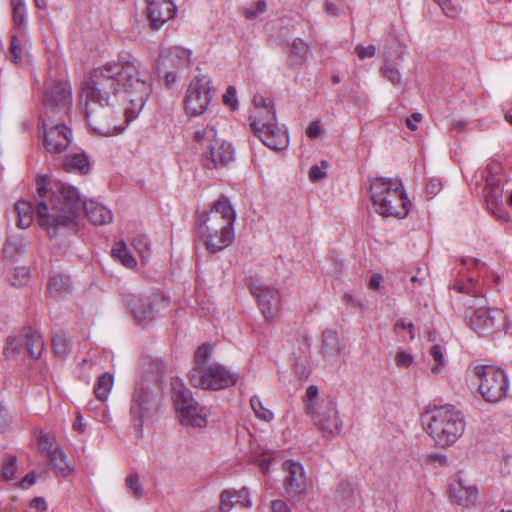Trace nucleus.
Wrapping results in <instances>:
<instances>
[{
    "instance_id": "6",
    "label": "nucleus",
    "mask_w": 512,
    "mask_h": 512,
    "mask_svg": "<svg viewBox=\"0 0 512 512\" xmlns=\"http://www.w3.org/2000/svg\"><path fill=\"white\" fill-rule=\"evenodd\" d=\"M318 388L310 385L305 393V412L324 437H334L341 432L342 420L339 417L335 398L319 401Z\"/></svg>"
},
{
    "instance_id": "43",
    "label": "nucleus",
    "mask_w": 512,
    "mask_h": 512,
    "mask_svg": "<svg viewBox=\"0 0 512 512\" xmlns=\"http://www.w3.org/2000/svg\"><path fill=\"white\" fill-rule=\"evenodd\" d=\"M9 52H10V59L12 62L20 63L22 61L23 48H22L21 40L15 36H12V38H11Z\"/></svg>"
},
{
    "instance_id": "18",
    "label": "nucleus",
    "mask_w": 512,
    "mask_h": 512,
    "mask_svg": "<svg viewBox=\"0 0 512 512\" xmlns=\"http://www.w3.org/2000/svg\"><path fill=\"white\" fill-rule=\"evenodd\" d=\"M283 468L287 471L284 481L286 494L293 498L301 495L306 490V477L303 466L294 461H285Z\"/></svg>"
},
{
    "instance_id": "15",
    "label": "nucleus",
    "mask_w": 512,
    "mask_h": 512,
    "mask_svg": "<svg viewBox=\"0 0 512 512\" xmlns=\"http://www.w3.org/2000/svg\"><path fill=\"white\" fill-rule=\"evenodd\" d=\"M156 410L157 404L150 386L145 381L137 383L130 405L134 427L141 431L144 420L151 418Z\"/></svg>"
},
{
    "instance_id": "54",
    "label": "nucleus",
    "mask_w": 512,
    "mask_h": 512,
    "mask_svg": "<svg viewBox=\"0 0 512 512\" xmlns=\"http://www.w3.org/2000/svg\"><path fill=\"white\" fill-rule=\"evenodd\" d=\"M10 424V417L6 409L0 405V434L3 433Z\"/></svg>"
},
{
    "instance_id": "58",
    "label": "nucleus",
    "mask_w": 512,
    "mask_h": 512,
    "mask_svg": "<svg viewBox=\"0 0 512 512\" xmlns=\"http://www.w3.org/2000/svg\"><path fill=\"white\" fill-rule=\"evenodd\" d=\"M271 511L272 512H291L282 500H274L271 503Z\"/></svg>"
},
{
    "instance_id": "30",
    "label": "nucleus",
    "mask_w": 512,
    "mask_h": 512,
    "mask_svg": "<svg viewBox=\"0 0 512 512\" xmlns=\"http://www.w3.org/2000/svg\"><path fill=\"white\" fill-rule=\"evenodd\" d=\"M113 386V376L109 373H104L98 378L94 387V393L97 399L104 401L107 399L109 392Z\"/></svg>"
},
{
    "instance_id": "28",
    "label": "nucleus",
    "mask_w": 512,
    "mask_h": 512,
    "mask_svg": "<svg viewBox=\"0 0 512 512\" xmlns=\"http://www.w3.org/2000/svg\"><path fill=\"white\" fill-rule=\"evenodd\" d=\"M15 211L18 215L17 226L19 228H27L33 221V205L29 201L19 200L15 204Z\"/></svg>"
},
{
    "instance_id": "36",
    "label": "nucleus",
    "mask_w": 512,
    "mask_h": 512,
    "mask_svg": "<svg viewBox=\"0 0 512 512\" xmlns=\"http://www.w3.org/2000/svg\"><path fill=\"white\" fill-rule=\"evenodd\" d=\"M430 355L435 361V364L431 368V372L434 375H438L442 369L445 367V360L442 352V348L440 345H433L430 348Z\"/></svg>"
},
{
    "instance_id": "26",
    "label": "nucleus",
    "mask_w": 512,
    "mask_h": 512,
    "mask_svg": "<svg viewBox=\"0 0 512 512\" xmlns=\"http://www.w3.org/2000/svg\"><path fill=\"white\" fill-rule=\"evenodd\" d=\"M62 167L66 172H78L87 174L90 168L89 160L84 153H75L66 156L62 162Z\"/></svg>"
},
{
    "instance_id": "17",
    "label": "nucleus",
    "mask_w": 512,
    "mask_h": 512,
    "mask_svg": "<svg viewBox=\"0 0 512 512\" xmlns=\"http://www.w3.org/2000/svg\"><path fill=\"white\" fill-rule=\"evenodd\" d=\"M176 5L171 0H147V15L152 29L157 30L176 13Z\"/></svg>"
},
{
    "instance_id": "64",
    "label": "nucleus",
    "mask_w": 512,
    "mask_h": 512,
    "mask_svg": "<svg viewBox=\"0 0 512 512\" xmlns=\"http://www.w3.org/2000/svg\"><path fill=\"white\" fill-rule=\"evenodd\" d=\"M326 11L327 13H329L331 16H338L339 15V9L337 8V6L333 3H326Z\"/></svg>"
},
{
    "instance_id": "19",
    "label": "nucleus",
    "mask_w": 512,
    "mask_h": 512,
    "mask_svg": "<svg viewBox=\"0 0 512 512\" xmlns=\"http://www.w3.org/2000/svg\"><path fill=\"white\" fill-rule=\"evenodd\" d=\"M158 296H144L129 294L126 296V305L138 322L148 321L154 317V303Z\"/></svg>"
},
{
    "instance_id": "34",
    "label": "nucleus",
    "mask_w": 512,
    "mask_h": 512,
    "mask_svg": "<svg viewBox=\"0 0 512 512\" xmlns=\"http://www.w3.org/2000/svg\"><path fill=\"white\" fill-rule=\"evenodd\" d=\"M250 406L257 418L264 420L266 422H269L273 419V412L263 406V403L259 399V397L253 396L250 399Z\"/></svg>"
},
{
    "instance_id": "50",
    "label": "nucleus",
    "mask_w": 512,
    "mask_h": 512,
    "mask_svg": "<svg viewBox=\"0 0 512 512\" xmlns=\"http://www.w3.org/2000/svg\"><path fill=\"white\" fill-rule=\"evenodd\" d=\"M355 53L361 60L365 58H372L376 53V47L372 44L368 46L357 45L355 47Z\"/></svg>"
},
{
    "instance_id": "4",
    "label": "nucleus",
    "mask_w": 512,
    "mask_h": 512,
    "mask_svg": "<svg viewBox=\"0 0 512 512\" xmlns=\"http://www.w3.org/2000/svg\"><path fill=\"white\" fill-rule=\"evenodd\" d=\"M422 423L427 434L440 447L453 445L465 430L462 412L452 405L428 408L422 415Z\"/></svg>"
},
{
    "instance_id": "32",
    "label": "nucleus",
    "mask_w": 512,
    "mask_h": 512,
    "mask_svg": "<svg viewBox=\"0 0 512 512\" xmlns=\"http://www.w3.org/2000/svg\"><path fill=\"white\" fill-rule=\"evenodd\" d=\"M253 103L255 106V110L253 112V115L250 116L252 120L256 118L258 115H265L264 111L267 112H275L274 106L272 104V101L269 99H266L261 94H255L253 97Z\"/></svg>"
},
{
    "instance_id": "16",
    "label": "nucleus",
    "mask_w": 512,
    "mask_h": 512,
    "mask_svg": "<svg viewBox=\"0 0 512 512\" xmlns=\"http://www.w3.org/2000/svg\"><path fill=\"white\" fill-rule=\"evenodd\" d=\"M44 126V146L47 152L51 154H59L65 151L71 141L72 132L63 123V120L42 119Z\"/></svg>"
},
{
    "instance_id": "46",
    "label": "nucleus",
    "mask_w": 512,
    "mask_h": 512,
    "mask_svg": "<svg viewBox=\"0 0 512 512\" xmlns=\"http://www.w3.org/2000/svg\"><path fill=\"white\" fill-rule=\"evenodd\" d=\"M327 161H321V167L313 165L309 171V178L312 182H318L326 177Z\"/></svg>"
},
{
    "instance_id": "23",
    "label": "nucleus",
    "mask_w": 512,
    "mask_h": 512,
    "mask_svg": "<svg viewBox=\"0 0 512 512\" xmlns=\"http://www.w3.org/2000/svg\"><path fill=\"white\" fill-rule=\"evenodd\" d=\"M451 499L462 506L473 504L477 496V488L475 486L466 485L463 480H455L450 485Z\"/></svg>"
},
{
    "instance_id": "38",
    "label": "nucleus",
    "mask_w": 512,
    "mask_h": 512,
    "mask_svg": "<svg viewBox=\"0 0 512 512\" xmlns=\"http://www.w3.org/2000/svg\"><path fill=\"white\" fill-rule=\"evenodd\" d=\"M50 460V464L59 472L64 473L68 467L66 462L65 454L60 450H53L51 454L47 456Z\"/></svg>"
},
{
    "instance_id": "48",
    "label": "nucleus",
    "mask_w": 512,
    "mask_h": 512,
    "mask_svg": "<svg viewBox=\"0 0 512 512\" xmlns=\"http://www.w3.org/2000/svg\"><path fill=\"white\" fill-rule=\"evenodd\" d=\"M38 444L40 452L45 454L46 457L58 448L48 435H41Z\"/></svg>"
},
{
    "instance_id": "1",
    "label": "nucleus",
    "mask_w": 512,
    "mask_h": 512,
    "mask_svg": "<svg viewBox=\"0 0 512 512\" xmlns=\"http://www.w3.org/2000/svg\"><path fill=\"white\" fill-rule=\"evenodd\" d=\"M151 86L141 63L128 52H122L117 60L105 63L92 70L80 95L89 127L102 136L123 131L115 122L114 107L120 101L125 108V122L135 119L144 107Z\"/></svg>"
},
{
    "instance_id": "14",
    "label": "nucleus",
    "mask_w": 512,
    "mask_h": 512,
    "mask_svg": "<svg viewBox=\"0 0 512 512\" xmlns=\"http://www.w3.org/2000/svg\"><path fill=\"white\" fill-rule=\"evenodd\" d=\"M212 97L211 79L206 75H197L190 82L184 97L186 113L192 116L202 115L207 110Z\"/></svg>"
},
{
    "instance_id": "22",
    "label": "nucleus",
    "mask_w": 512,
    "mask_h": 512,
    "mask_svg": "<svg viewBox=\"0 0 512 512\" xmlns=\"http://www.w3.org/2000/svg\"><path fill=\"white\" fill-rule=\"evenodd\" d=\"M239 503L242 507H251L249 491L246 488L226 489L219 496V510L229 512L235 504Z\"/></svg>"
},
{
    "instance_id": "41",
    "label": "nucleus",
    "mask_w": 512,
    "mask_h": 512,
    "mask_svg": "<svg viewBox=\"0 0 512 512\" xmlns=\"http://www.w3.org/2000/svg\"><path fill=\"white\" fill-rule=\"evenodd\" d=\"M476 281L470 277L467 283H456L453 288L460 293L469 295L468 299H473L475 296H482L479 290L475 287Z\"/></svg>"
},
{
    "instance_id": "61",
    "label": "nucleus",
    "mask_w": 512,
    "mask_h": 512,
    "mask_svg": "<svg viewBox=\"0 0 512 512\" xmlns=\"http://www.w3.org/2000/svg\"><path fill=\"white\" fill-rule=\"evenodd\" d=\"M382 277L380 275H373L369 280V287L373 290H377L380 287Z\"/></svg>"
},
{
    "instance_id": "8",
    "label": "nucleus",
    "mask_w": 512,
    "mask_h": 512,
    "mask_svg": "<svg viewBox=\"0 0 512 512\" xmlns=\"http://www.w3.org/2000/svg\"><path fill=\"white\" fill-rule=\"evenodd\" d=\"M172 399L183 425L202 428L207 424V410L193 399L191 391L181 382L172 383Z\"/></svg>"
},
{
    "instance_id": "52",
    "label": "nucleus",
    "mask_w": 512,
    "mask_h": 512,
    "mask_svg": "<svg viewBox=\"0 0 512 512\" xmlns=\"http://www.w3.org/2000/svg\"><path fill=\"white\" fill-rule=\"evenodd\" d=\"M23 246V240L21 238H9L5 248L4 253L12 256V249L18 251Z\"/></svg>"
},
{
    "instance_id": "11",
    "label": "nucleus",
    "mask_w": 512,
    "mask_h": 512,
    "mask_svg": "<svg viewBox=\"0 0 512 512\" xmlns=\"http://www.w3.org/2000/svg\"><path fill=\"white\" fill-rule=\"evenodd\" d=\"M45 118L51 120H64L68 116L72 105L70 85L64 80H50L46 84Z\"/></svg>"
},
{
    "instance_id": "39",
    "label": "nucleus",
    "mask_w": 512,
    "mask_h": 512,
    "mask_svg": "<svg viewBox=\"0 0 512 512\" xmlns=\"http://www.w3.org/2000/svg\"><path fill=\"white\" fill-rule=\"evenodd\" d=\"M213 353V346L209 343H204L199 346L195 352V366L208 365L207 361L211 358Z\"/></svg>"
},
{
    "instance_id": "2",
    "label": "nucleus",
    "mask_w": 512,
    "mask_h": 512,
    "mask_svg": "<svg viewBox=\"0 0 512 512\" xmlns=\"http://www.w3.org/2000/svg\"><path fill=\"white\" fill-rule=\"evenodd\" d=\"M84 212L94 225H106L113 219L111 210L92 200L86 202L73 185L58 181L47 190L39 184L36 197L37 220L49 237H66L77 233Z\"/></svg>"
},
{
    "instance_id": "59",
    "label": "nucleus",
    "mask_w": 512,
    "mask_h": 512,
    "mask_svg": "<svg viewBox=\"0 0 512 512\" xmlns=\"http://www.w3.org/2000/svg\"><path fill=\"white\" fill-rule=\"evenodd\" d=\"M35 483V476L34 474L31 472V473H28L20 482H19V486L23 489H26V488H29L30 486H32L33 484Z\"/></svg>"
},
{
    "instance_id": "33",
    "label": "nucleus",
    "mask_w": 512,
    "mask_h": 512,
    "mask_svg": "<svg viewBox=\"0 0 512 512\" xmlns=\"http://www.w3.org/2000/svg\"><path fill=\"white\" fill-rule=\"evenodd\" d=\"M133 247L138 252L142 262H146L150 257V241L145 235H138L133 239Z\"/></svg>"
},
{
    "instance_id": "44",
    "label": "nucleus",
    "mask_w": 512,
    "mask_h": 512,
    "mask_svg": "<svg viewBox=\"0 0 512 512\" xmlns=\"http://www.w3.org/2000/svg\"><path fill=\"white\" fill-rule=\"evenodd\" d=\"M267 10V3L265 0H259L254 7L244 9V16L249 19H255Z\"/></svg>"
},
{
    "instance_id": "60",
    "label": "nucleus",
    "mask_w": 512,
    "mask_h": 512,
    "mask_svg": "<svg viewBox=\"0 0 512 512\" xmlns=\"http://www.w3.org/2000/svg\"><path fill=\"white\" fill-rule=\"evenodd\" d=\"M31 507L35 508L38 511H45L47 509V504L45 500L41 497H36L31 501Z\"/></svg>"
},
{
    "instance_id": "55",
    "label": "nucleus",
    "mask_w": 512,
    "mask_h": 512,
    "mask_svg": "<svg viewBox=\"0 0 512 512\" xmlns=\"http://www.w3.org/2000/svg\"><path fill=\"white\" fill-rule=\"evenodd\" d=\"M321 133V127L318 122H312L309 124L306 130V134L310 139L317 138Z\"/></svg>"
},
{
    "instance_id": "24",
    "label": "nucleus",
    "mask_w": 512,
    "mask_h": 512,
    "mask_svg": "<svg viewBox=\"0 0 512 512\" xmlns=\"http://www.w3.org/2000/svg\"><path fill=\"white\" fill-rule=\"evenodd\" d=\"M24 347L32 359H40L44 351L42 335L31 327H24L21 332Z\"/></svg>"
},
{
    "instance_id": "5",
    "label": "nucleus",
    "mask_w": 512,
    "mask_h": 512,
    "mask_svg": "<svg viewBox=\"0 0 512 512\" xmlns=\"http://www.w3.org/2000/svg\"><path fill=\"white\" fill-rule=\"evenodd\" d=\"M369 194L378 214L404 218L409 212L410 201L398 178L375 177L369 180Z\"/></svg>"
},
{
    "instance_id": "42",
    "label": "nucleus",
    "mask_w": 512,
    "mask_h": 512,
    "mask_svg": "<svg viewBox=\"0 0 512 512\" xmlns=\"http://www.w3.org/2000/svg\"><path fill=\"white\" fill-rule=\"evenodd\" d=\"M13 19L17 25H21L25 20V6L21 0H11Z\"/></svg>"
},
{
    "instance_id": "63",
    "label": "nucleus",
    "mask_w": 512,
    "mask_h": 512,
    "mask_svg": "<svg viewBox=\"0 0 512 512\" xmlns=\"http://www.w3.org/2000/svg\"><path fill=\"white\" fill-rule=\"evenodd\" d=\"M17 349H18L17 339L14 337H9L7 340V347L5 349V352L8 350L16 351Z\"/></svg>"
},
{
    "instance_id": "9",
    "label": "nucleus",
    "mask_w": 512,
    "mask_h": 512,
    "mask_svg": "<svg viewBox=\"0 0 512 512\" xmlns=\"http://www.w3.org/2000/svg\"><path fill=\"white\" fill-rule=\"evenodd\" d=\"M238 375L219 364L195 366L189 372V381L195 388L218 391L236 384Z\"/></svg>"
},
{
    "instance_id": "45",
    "label": "nucleus",
    "mask_w": 512,
    "mask_h": 512,
    "mask_svg": "<svg viewBox=\"0 0 512 512\" xmlns=\"http://www.w3.org/2000/svg\"><path fill=\"white\" fill-rule=\"evenodd\" d=\"M223 103L228 106L231 110L238 108V100L236 88L234 86H228L225 93L222 96Z\"/></svg>"
},
{
    "instance_id": "12",
    "label": "nucleus",
    "mask_w": 512,
    "mask_h": 512,
    "mask_svg": "<svg viewBox=\"0 0 512 512\" xmlns=\"http://www.w3.org/2000/svg\"><path fill=\"white\" fill-rule=\"evenodd\" d=\"M196 142H207L205 165L207 168H218L228 164L233 159V149L230 143L217 138L215 126L208 125L194 134Z\"/></svg>"
},
{
    "instance_id": "40",
    "label": "nucleus",
    "mask_w": 512,
    "mask_h": 512,
    "mask_svg": "<svg viewBox=\"0 0 512 512\" xmlns=\"http://www.w3.org/2000/svg\"><path fill=\"white\" fill-rule=\"evenodd\" d=\"M125 484L130 490L131 494L136 498L140 499L143 496V487L139 481V477L136 473L130 474L125 479Z\"/></svg>"
},
{
    "instance_id": "37",
    "label": "nucleus",
    "mask_w": 512,
    "mask_h": 512,
    "mask_svg": "<svg viewBox=\"0 0 512 512\" xmlns=\"http://www.w3.org/2000/svg\"><path fill=\"white\" fill-rule=\"evenodd\" d=\"M52 348L55 355L63 357L68 353L69 342L65 334H56L52 339Z\"/></svg>"
},
{
    "instance_id": "51",
    "label": "nucleus",
    "mask_w": 512,
    "mask_h": 512,
    "mask_svg": "<svg viewBox=\"0 0 512 512\" xmlns=\"http://www.w3.org/2000/svg\"><path fill=\"white\" fill-rule=\"evenodd\" d=\"M395 362L397 366L409 367L413 363V356L410 353L401 350L397 352Z\"/></svg>"
},
{
    "instance_id": "25",
    "label": "nucleus",
    "mask_w": 512,
    "mask_h": 512,
    "mask_svg": "<svg viewBox=\"0 0 512 512\" xmlns=\"http://www.w3.org/2000/svg\"><path fill=\"white\" fill-rule=\"evenodd\" d=\"M340 352L339 335L334 330H325L322 334L321 353L327 359H333Z\"/></svg>"
},
{
    "instance_id": "3",
    "label": "nucleus",
    "mask_w": 512,
    "mask_h": 512,
    "mask_svg": "<svg viewBox=\"0 0 512 512\" xmlns=\"http://www.w3.org/2000/svg\"><path fill=\"white\" fill-rule=\"evenodd\" d=\"M235 212L225 197L218 199L199 224L209 252L216 253L231 245L234 240Z\"/></svg>"
},
{
    "instance_id": "13",
    "label": "nucleus",
    "mask_w": 512,
    "mask_h": 512,
    "mask_svg": "<svg viewBox=\"0 0 512 512\" xmlns=\"http://www.w3.org/2000/svg\"><path fill=\"white\" fill-rule=\"evenodd\" d=\"M264 112L265 115H258L250 124L254 134L269 149H286L289 144L287 131L278 126L275 112Z\"/></svg>"
},
{
    "instance_id": "57",
    "label": "nucleus",
    "mask_w": 512,
    "mask_h": 512,
    "mask_svg": "<svg viewBox=\"0 0 512 512\" xmlns=\"http://www.w3.org/2000/svg\"><path fill=\"white\" fill-rule=\"evenodd\" d=\"M256 463L261 469V471L263 473H266L269 470L271 461L265 454H263L256 459Z\"/></svg>"
},
{
    "instance_id": "35",
    "label": "nucleus",
    "mask_w": 512,
    "mask_h": 512,
    "mask_svg": "<svg viewBox=\"0 0 512 512\" xmlns=\"http://www.w3.org/2000/svg\"><path fill=\"white\" fill-rule=\"evenodd\" d=\"M291 57H294L293 62L300 65L302 64L308 52V46L301 39H295L291 44Z\"/></svg>"
},
{
    "instance_id": "20",
    "label": "nucleus",
    "mask_w": 512,
    "mask_h": 512,
    "mask_svg": "<svg viewBox=\"0 0 512 512\" xmlns=\"http://www.w3.org/2000/svg\"><path fill=\"white\" fill-rule=\"evenodd\" d=\"M190 61V51L181 47H170L163 50L157 62L159 70H167L169 68L185 67Z\"/></svg>"
},
{
    "instance_id": "47",
    "label": "nucleus",
    "mask_w": 512,
    "mask_h": 512,
    "mask_svg": "<svg viewBox=\"0 0 512 512\" xmlns=\"http://www.w3.org/2000/svg\"><path fill=\"white\" fill-rule=\"evenodd\" d=\"M17 466H16V458L15 457H9L7 458L2 467V476L5 480H12L13 476L16 472Z\"/></svg>"
},
{
    "instance_id": "49",
    "label": "nucleus",
    "mask_w": 512,
    "mask_h": 512,
    "mask_svg": "<svg viewBox=\"0 0 512 512\" xmlns=\"http://www.w3.org/2000/svg\"><path fill=\"white\" fill-rule=\"evenodd\" d=\"M441 7L444 14L448 17L454 18L459 11L458 5L454 4L452 0H434Z\"/></svg>"
},
{
    "instance_id": "27",
    "label": "nucleus",
    "mask_w": 512,
    "mask_h": 512,
    "mask_svg": "<svg viewBox=\"0 0 512 512\" xmlns=\"http://www.w3.org/2000/svg\"><path fill=\"white\" fill-rule=\"evenodd\" d=\"M47 286L50 294L61 295L70 292L72 283L69 276L57 273L50 277Z\"/></svg>"
},
{
    "instance_id": "10",
    "label": "nucleus",
    "mask_w": 512,
    "mask_h": 512,
    "mask_svg": "<svg viewBox=\"0 0 512 512\" xmlns=\"http://www.w3.org/2000/svg\"><path fill=\"white\" fill-rule=\"evenodd\" d=\"M474 372L479 380V393L486 402L498 403L506 397L509 381L502 369L495 366H477Z\"/></svg>"
},
{
    "instance_id": "53",
    "label": "nucleus",
    "mask_w": 512,
    "mask_h": 512,
    "mask_svg": "<svg viewBox=\"0 0 512 512\" xmlns=\"http://www.w3.org/2000/svg\"><path fill=\"white\" fill-rule=\"evenodd\" d=\"M441 190V182L438 180H430L425 186V192L427 195H436Z\"/></svg>"
},
{
    "instance_id": "56",
    "label": "nucleus",
    "mask_w": 512,
    "mask_h": 512,
    "mask_svg": "<svg viewBox=\"0 0 512 512\" xmlns=\"http://www.w3.org/2000/svg\"><path fill=\"white\" fill-rule=\"evenodd\" d=\"M423 116L421 113H413L410 117L406 119V125L411 131H415L417 129L416 123L422 120Z\"/></svg>"
},
{
    "instance_id": "62",
    "label": "nucleus",
    "mask_w": 512,
    "mask_h": 512,
    "mask_svg": "<svg viewBox=\"0 0 512 512\" xmlns=\"http://www.w3.org/2000/svg\"><path fill=\"white\" fill-rule=\"evenodd\" d=\"M73 429L83 433L85 431V424L82 422V416L77 413L76 421L73 423Z\"/></svg>"
},
{
    "instance_id": "29",
    "label": "nucleus",
    "mask_w": 512,
    "mask_h": 512,
    "mask_svg": "<svg viewBox=\"0 0 512 512\" xmlns=\"http://www.w3.org/2000/svg\"><path fill=\"white\" fill-rule=\"evenodd\" d=\"M112 255L128 268H132L136 265L135 258L127 249L123 241H120L114 245L112 249Z\"/></svg>"
},
{
    "instance_id": "21",
    "label": "nucleus",
    "mask_w": 512,
    "mask_h": 512,
    "mask_svg": "<svg viewBox=\"0 0 512 512\" xmlns=\"http://www.w3.org/2000/svg\"><path fill=\"white\" fill-rule=\"evenodd\" d=\"M251 292L256 298L257 303L265 317L272 315V310L279 304V294L276 290L267 286H251Z\"/></svg>"
},
{
    "instance_id": "7",
    "label": "nucleus",
    "mask_w": 512,
    "mask_h": 512,
    "mask_svg": "<svg viewBox=\"0 0 512 512\" xmlns=\"http://www.w3.org/2000/svg\"><path fill=\"white\" fill-rule=\"evenodd\" d=\"M467 325L481 335L493 334L505 326V315L499 309H490L484 296L465 301Z\"/></svg>"
},
{
    "instance_id": "31",
    "label": "nucleus",
    "mask_w": 512,
    "mask_h": 512,
    "mask_svg": "<svg viewBox=\"0 0 512 512\" xmlns=\"http://www.w3.org/2000/svg\"><path fill=\"white\" fill-rule=\"evenodd\" d=\"M380 73L393 85H402V77L400 71L394 62L386 60L380 68Z\"/></svg>"
}]
</instances>
